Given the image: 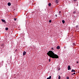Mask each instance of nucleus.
Listing matches in <instances>:
<instances>
[{"mask_svg":"<svg viewBox=\"0 0 79 79\" xmlns=\"http://www.w3.org/2000/svg\"><path fill=\"white\" fill-rule=\"evenodd\" d=\"M1 21H2V22H3V23H6L5 20L3 19H2Z\"/></svg>","mask_w":79,"mask_h":79,"instance_id":"7ed1b4c3","label":"nucleus"},{"mask_svg":"<svg viewBox=\"0 0 79 79\" xmlns=\"http://www.w3.org/2000/svg\"><path fill=\"white\" fill-rule=\"evenodd\" d=\"M56 48H57V49L59 50V49H60V46H58Z\"/></svg>","mask_w":79,"mask_h":79,"instance_id":"423d86ee","label":"nucleus"},{"mask_svg":"<svg viewBox=\"0 0 79 79\" xmlns=\"http://www.w3.org/2000/svg\"><path fill=\"white\" fill-rule=\"evenodd\" d=\"M62 22L63 23V24H64V23H65V21H64V20H62Z\"/></svg>","mask_w":79,"mask_h":79,"instance_id":"9b49d317","label":"nucleus"},{"mask_svg":"<svg viewBox=\"0 0 79 79\" xmlns=\"http://www.w3.org/2000/svg\"><path fill=\"white\" fill-rule=\"evenodd\" d=\"M59 1H58V0H56V3H58V2Z\"/></svg>","mask_w":79,"mask_h":79,"instance_id":"1a4fd4ad","label":"nucleus"},{"mask_svg":"<svg viewBox=\"0 0 79 79\" xmlns=\"http://www.w3.org/2000/svg\"><path fill=\"white\" fill-rule=\"evenodd\" d=\"M51 78H52V76H50L49 77L47 78V79H50Z\"/></svg>","mask_w":79,"mask_h":79,"instance_id":"6e6552de","label":"nucleus"},{"mask_svg":"<svg viewBox=\"0 0 79 79\" xmlns=\"http://www.w3.org/2000/svg\"><path fill=\"white\" fill-rule=\"evenodd\" d=\"M76 13V11H74V12H73V14H75Z\"/></svg>","mask_w":79,"mask_h":79,"instance_id":"4468645a","label":"nucleus"},{"mask_svg":"<svg viewBox=\"0 0 79 79\" xmlns=\"http://www.w3.org/2000/svg\"><path fill=\"white\" fill-rule=\"evenodd\" d=\"M52 22V20H49V23H51Z\"/></svg>","mask_w":79,"mask_h":79,"instance_id":"dca6fc26","label":"nucleus"},{"mask_svg":"<svg viewBox=\"0 0 79 79\" xmlns=\"http://www.w3.org/2000/svg\"><path fill=\"white\" fill-rule=\"evenodd\" d=\"M51 61V60H50V59H49V62H50Z\"/></svg>","mask_w":79,"mask_h":79,"instance_id":"a211bd4d","label":"nucleus"},{"mask_svg":"<svg viewBox=\"0 0 79 79\" xmlns=\"http://www.w3.org/2000/svg\"><path fill=\"white\" fill-rule=\"evenodd\" d=\"M52 50H53V48H52Z\"/></svg>","mask_w":79,"mask_h":79,"instance_id":"b1692460","label":"nucleus"},{"mask_svg":"<svg viewBox=\"0 0 79 79\" xmlns=\"http://www.w3.org/2000/svg\"><path fill=\"white\" fill-rule=\"evenodd\" d=\"M26 53V52L24 51L23 53V55H25Z\"/></svg>","mask_w":79,"mask_h":79,"instance_id":"39448f33","label":"nucleus"},{"mask_svg":"<svg viewBox=\"0 0 79 79\" xmlns=\"http://www.w3.org/2000/svg\"><path fill=\"white\" fill-rule=\"evenodd\" d=\"M47 55L49 56L51 58H58V56L56 54H55L52 51H48V52L47 53Z\"/></svg>","mask_w":79,"mask_h":79,"instance_id":"f257e3e1","label":"nucleus"},{"mask_svg":"<svg viewBox=\"0 0 79 79\" xmlns=\"http://www.w3.org/2000/svg\"><path fill=\"white\" fill-rule=\"evenodd\" d=\"M74 74H76V73H73L72 74V75H74Z\"/></svg>","mask_w":79,"mask_h":79,"instance_id":"f3484780","label":"nucleus"},{"mask_svg":"<svg viewBox=\"0 0 79 79\" xmlns=\"http://www.w3.org/2000/svg\"><path fill=\"white\" fill-rule=\"evenodd\" d=\"M71 72H72V73L73 72H74V73H75V72H76V71L75 70H73V69L71 71Z\"/></svg>","mask_w":79,"mask_h":79,"instance_id":"0eeeda50","label":"nucleus"},{"mask_svg":"<svg viewBox=\"0 0 79 79\" xmlns=\"http://www.w3.org/2000/svg\"><path fill=\"white\" fill-rule=\"evenodd\" d=\"M61 79V77L60 76V75H59L58 79Z\"/></svg>","mask_w":79,"mask_h":79,"instance_id":"ddd939ff","label":"nucleus"},{"mask_svg":"<svg viewBox=\"0 0 79 79\" xmlns=\"http://www.w3.org/2000/svg\"><path fill=\"white\" fill-rule=\"evenodd\" d=\"M14 21H16L17 19V18H14Z\"/></svg>","mask_w":79,"mask_h":79,"instance_id":"2eb2a0df","label":"nucleus"},{"mask_svg":"<svg viewBox=\"0 0 79 79\" xmlns=\"http://www.w3.org/2000/svg\"><path fill=\"white\" fill-rule=\"evenodd\" d=\"M69 77H67V79H69Z\"/></svg>","mask_w":79,"mask_h":79,"instance_id":"6ab92c4d","label":"nucleus"},{"mask_svg":"<svg viewBox=\"0 0 79 79\" xmlns=\"http://www.w3.org/2000/svg\"><path fill=\"white\" fill-rule=\"evenodd\" d=\"M55 16L57 17V15H56V14L55 15Z\"/></svg>","mask_w":79,"mask_h":79,"instance_id":"4be33fe9","label":"nucleus"},{"mask_svg":"<svg viewBox=\"0 0 79 79\" xmlns=\"http://www.w3.org/2000/svg\"><path fill=\"white\" fill-rule=\"evenodd\" d=\"M5 30L6 31H8V27L6 28Z\"/></svg>","mask_w":79,"mask_h":79,"instance_id":"f8f14e48","label":"nucleus"},{"mask_svg":"<svg viewBox=\"0 0 79 79\" xmlns=\"http://www.w3.org/2000/svg\"><path fill=\"white\" fill-rule=\"evenodd\" d=\"M59 13H61V11H60L59 12Z\"/></svg>","mask_w":79,"mask_h":79,"instance_id":"412c9836","label":"nucleus"},{"mask_svg":"<svg viewBox=\"0 0 79 79\" xmlns=\"http://www.w3.org/2000/svg\"><path fill=\"white\" fill-rule=\"evenodd\" d=\"M17 50H16V49H15V51L16 52V51Z\"/></svg>","mask_w":79,"mask_h":79,"instance_id":"393cba45","label":"nucleus"},{"mask_svg":"<svg viewBox=\"0 0 79 79\" xmlns=\"http://www.w3.org/2000/svg\"><path fill=\"white\" fill-rule=\"evenodd\" d=\"M77 64H78V63H79V62H77Z\"/></svg>","mask_w":79,"mask_h":79,"instance_id":"5701e85b","label":"nucleus"},{"mask_svg":"<svg viewBox=\"0 0 79 79\" xmlns=\"http://www.w3.org/2000/svg\"><path fill=\"white\" fill-rule=\"evenodd\" d=\"M73 1H74V2H76L77 1V0H73Z\"/></svg>","mask_w":79,"mask_h":79,"instance_id":"aec40b11","label":"nucleus"},{"mask_svg":"<svg viewBox=\"0 0 79 79\" xmlns=\"http://www.w3.org/2000/svg\"><path fill=\"white\" fill-rule=\"evenodd\" d=\"M48 5L49 6H51V3H49V4H48Z\"/></svg>","mask_w":79,"mask_h":79,"instance_id":"9d476101","label":"nucleus"},{"mask_svg":"<svg viewBox=\"0 0 79 79\" xmlns=\"http://www.w3.org/2000/svg\"><path fill=\"white\" fill-rule=\"evenodd\" d=\"M68 70H70L71 69V66L69 65L68 66Z\"/></svg>","mask_w":79,"mask_h":79,"instance_id":"f03ea898","label":"nucleus"},{"mask_svg":"<svg viewBox=\"0 0 79 79\" xmlns=\"http://www.w3.org/2000/svg\"><path fill=\"white\" fill-rule=\"evenodd\" d=\"M7 5H8V6H11V3L10 2H8L7 4Z\"/></svg>","mask_w":79,"mask_h":79,"instance_id":"20e7f679","label":"nucleus"}]
</instances>
